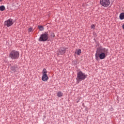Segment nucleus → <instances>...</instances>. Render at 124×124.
<instances>
[{
  "mask_svg": "<svg viewBox=\"0 0 124 124\" xmlns=\"http://www.w3.org/2000/svg\"><path fill=\"white\" fill-rule=\"evenodd\" d=\"M108 54V49L103 47H98L97 48L96 53L95 54L96 60L98 61L99 58L100 60L105 59L106 56Z\"/></svg>",
  "mask_w": 124,
  "mask_h": 124,
  "instance_id": "1",
  "label": "nucleus"
},
{
  "mask_svg": "<svg viewBox=\"0 0 124 124\" xmlns=\"http://www.w3.org/2000/svg\"><path fill=\"white\" fill-rule=\"evenodd\" d=\"M9 57L12 60H17L19 58V52L13 50L10 53Z\"/></svg>",
  "mask_w": 124,
  "mask_h": 124,
  "instance_id": "2",
  "label": "nucleus"
},
{
  "mask_svg": "<svg viewBox=\"0 0 124 124\" xmlns=\"http://www.w3.org/2000/svg\"><path fill=\"white\" fill-rule=\"evenodd\" d=\"M48 32H45L44 33L41 35L39 38V41H47L48 40Z\"/></svg>",
  "mask_w": 124,
  "mask_h": 124,
  "instance_id": "3",
  "label": "nucleus"
},
{
  "mask_svg": "<svg viewBox=\"0 0 124 124\" xmlns=\"http://www.w3.org/2000/svg\"><path fill=\"white\" fill-rule=\"evenodd\" d=\"M42 73H43V76L42 77V81H44V82H46V81H48L49 78L47 75V70H46V69H44L43 70Z\"/></svg>",
  "mask_w": 124,
  "mask_h": 124,
  "instance_id": "4",
  "label": "nucleus"
},
{
  "mask_svg": "<svg viewBox=\"0 0 124 124\" xmlns=\"http://www.w3.org/2000/svg\"><path fill=\"white\" fill-rule=\"evenodd\" d=\"M77 78L78 79V80H85V79L87 78V76H86L85 74H83L82 71H79L78 73Z\"/></svg>",
  "mask_w": 124,
  "mask_h": 124,
  "instance_id": "5",
  "label": "nucleus"
},
{
  "mask_svg": "<svg viewBox=\"0 0 124 124\" xmlns=\"http://www.w3.org/2000/svg\"><path fill=\"white\" fill-rule=\"evenodd\" d=\"M101 5L104 6V7H107L110 5V0H100Z\"/></svg>",
  "mask_w": 124,
  "mask_h": 124,
  "instance_id": "6",
  "label": "nucleus"
},
{
  "mask_svg": "<svg viewBox=\"0 0 124 124\" xmlns=\"http://www.w3.org/2000/svg\"><path fill=\"white\" fill-rule=\"evenodd\" d=\"M66 49L67 48L64 47H61L57 53L58 56H60V55H63V54L66 52Z\"/></svg>",
  "mask_w": 124,
  "mask_h": 124,
  "instance_id": "7",
  "label": "nucleus"
},
{
  "mask_svg": "<svg viewBox=\"0 0 124 124\" xmlns=\"http://www.w3.org/2000/svg\"><path fill=\"white\" fill-rule=\"evenodd\" d=\"M4 25L7 26V27H10L13 25V19L10 18L7 21H5Z\"/></svg>",
  "mask_w": 124,
  "mask_h": 124,
  "instance_id": "8",
  "label": "nucleus"
},
{
  "mask_svg": "<svg viewBox=\"0 0 124 124\" xmlns=\"http://www.w3.org/2000/svg\"><path fill=\"white\" fill-rule=\"evenodd\" d=\"M11 70L13 71V72H16L19 70V68H18V66L15 65V66H12L11 67Z\"/></svg>",
  "mask_w": 124,
  "mask_h": 124,
  "instance_id": "9",
  "label": "nucleus"
},
{
  "mask_svg": "<svg viewBox=\"0 0 124 124\" xmlns=\"http://www.w3.org/2000/svg\"><path fill=\"white\" fill-rule=\"evenodd\" d=\"M81 49H77L75 52V54H77L78 56H80V55H81Z\"/></svg>",
  "mask_w": 124,
  "mask_h": 124,
  "instance_id": "10",
  "label": "nucleus"
},
{
  "mask_svg": "<svg viewBox=\"0 0 124 124\" xmlns=\"http://www.w3.org/2000/svg\"><path fill=\"white\" fill-rule=\"evenodd\" d=\"M120 19L121 20H124V13H122L120 15Z\"/></svg>",
  "mask_w": 124,
  "mask_h": 124,
  "instance_id": "11",
  "label": "nucleus"
},
{
  "mask_svg": "<svg viewBox=\"0 0 124 124\" xmlns=\"http://www.w3.org/2000/svg\"><path fill=\"white\" fill-rule=\"evenodd\" d=\"M38 28L39 29V31H42L44 30V27L41 25L38 26Z\"/></svg>",
  "mask_w": 124,
  "mask_h": 124,
  "instance_id": "12",
  "label": "nucleus"
},
{
  "mask_svg": "<svg viewBox=\"0 0 124 124\" xmlns=\"http://www.w3.org/2000/svg\"><path fill=\"white\" fill-rule=\"evenodd\" d=\"M0 11H4L5 10V7L4 5L0 6Z\"/></svg>",
  "mask_w": 124,
  "mask_h": 124,
  "instance_id": "13",
  "label": "nucleus"
},
{
  "mask_svg": "<svg viewBox=\"0 0 124 124\" xmlns=\"http://www.w3.org/2000/svg\"><path fill=\"white\" fill-rule=\"evenodd\" d=\"M57 96L58 97H61V96H62V93L61 92H59L57 93Z\"/></svg>",
  "mask_w": 124,
  "mask_h": 124,
  "instance_id": "14",
  "label": "nucleus"
},
{
  "mask_svg": "<svg viewBox=\"0 0 124 124\" xmlns=\"http://www.w3.org/2000/svg\"><path fill=\"white\" fill-rule=\"evenodd\" d=\"M91 28L92 29H93V30H94V29H95V26L94 25H93V24H92L91 25Z\"/></svg>",
  "mask_w": 124,
  "mask_h": 124,
  "instance_id": "15",
  "label": "nucleus"
},
{
  "mask_svg": "<svg viewBox=\"0 0 124 124\" xmlns=\"http://www.w3.org/2000/svg\"><path fill=\"white\" fill-rule=\"evenodd\" d=\"M50 36H51V37H55L56 36L55 35V33H52L51 34H50Z\"/></svg>",
  "mask_w": 124,
  "mask_h": 124,
  "instance_id": "16",
  "label": "nucleus"
},
{
  "mask_svg": "<svg viewBox=\"0 0 124 124\" xmlns=\"http://www.w3.org/2000/svg\"><path fill=\"white\" fill-rule=\"evenodd\" d=\"M31 31H32V28H30L28 29V32H31Z\"/></svg>",
  "mask_w": 124,
  "mask_h": 124,
  "instance_id": "17",
  "label": "nucleus"
},
{
  "mask_svg": "<svg viewBox=\"0 0 124 124\" xmlns=\"http://www.w3.org/2000/svg\"><path fill=\"white\" fill-rule=\"evenodd\" d=\"M122 28H123V30H124V24H123Z\"/></svg>",
  "mask_w": 124,
  "mask_h": 124,
  "instance_id": "18",
  "label": "nucleus"
},
{
  "mask_svg": "<svg viewBox=\"0 0 124 124\" xmlns=\"http://www.w3.org/2000/svg\"><path fill=\"white\" fill-rule=\"evenodd\" d=\"M3 0H0V2H2V1H3Z\"/></svg>",
  "mask_w": 124,
  "mask_h": 124,
  "instance_id": "19",
  "label": "nucleus"
}]
</instances>
